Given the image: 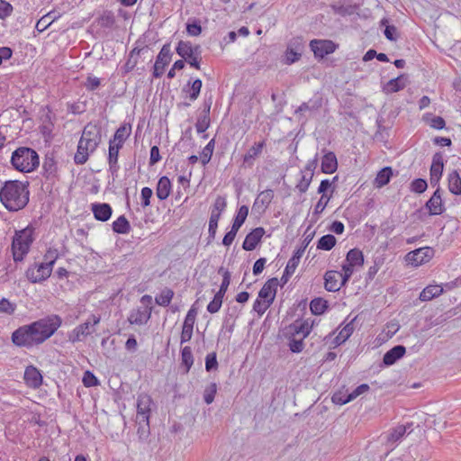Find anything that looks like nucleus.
I'll return each mask as SVG.
<instances>
[{
  "mask_svg": "<svg viewBox=\"0 0 461 461\" xmlns=\"http://www.w3.org/2000/svg\"><path fill=\"white\" fill-rule=\"evenodd\" d=\"M59 315L50 314L28 325L16 329L12 333V341L17 347L31 348L42 344L61 326Z\"/></svg>",
  "mask_w": 461,
  "mask_h": 461,
  "instance_id": "f257e3e1",
  "label": "nucleus"
},
{
  "mask_svg": "<svg viewBox=\"0 0 461 461\" xmlns=\"http://www.w3.org/2000/svg\"><path fill=\"white\" fill-rule=\"evenodd\" d=\"M28 182L6 181L0 189V201L9 212H17L29 203Z\"/></svg>",
  "mask_w": 461,
  "mask_h": 461,
  "instance_id": "f03ea898",
  "label": "nucleus"
},
{
  "mask_svg": "<svg viewBox=\"0 0 461 461\" xmlns=\"http://www.w3.org/2000/svg\"><path fill=\"white\" fill-rule=\"evenodd\" d=\"M11 164L17 171L30 173L39 167V155L33 149L20 147L13 152Z\"/></svg>",
  "mask_w": 461,
  "mask_h": 461,
  "instance_id": "7ed1b4c3",
  "label": "nucleus"
},
{
  "mask_svg": "<svg viewBox=\"0 0 461 461\" xmlns=\"http://www.w3.org/2000/svg\"><path fill=\"white\" fill-rule=\"evenodd\" d=\"M33 233L34 228L30 225L15 232L12 242L13 258L15 262L23 261L29 252L34 240Z\"/></svg>",
  "mask_w": 461,
  "mask_h": 461,
  "instance_id": "20e7f679",
  "label": "nucleus"
},
{
  "mask_svg": "<svg viewBox=\"0 0 461 461\" xmlns=\"http://www.w3.org/2000/svg\"><path fill=\"white\" fill-rule=\"evenodd\" d=\"M152 399L148 394H140L137 400L136 422L139 425L138 434L140 437L146 434L149 429V414Z\"/></svg>",
  "mask_w": 461,
  "mask_h": 461,
  "instance_id": "39448f33",
  "label": "nucleus"
},
{
  "mask_svg": "<svg viewBox=\"0 0 461 461\" xmlns=\"http://www.w3.org/2000/svg\"><path fill=\"white\" fill-rule=\"evenodd\" d=\"M176 53L191 67L200 69L198 56L201 53L200 46H193L189 41H180L176 49Z\"/></svg>",
  "mask_w": 461,
  "mask_h": 461,
  "instance_id": "423d86ee",
  "label": "nucleus"
},
{
  "mask_svg": "<svg viewBox=\"0 0 461 461\" xmlns=\"http://www.w3.org/2000/svg\"><path fill=\"white\" fill-rule=\"evenodd\" d=\"M304 48L305 42L303 37L296 36L292 38L287 43L283 62L286 65H292L298 61L303 55Z\"/></svg>",
  "mask_w": 461,
  "mask_h": 461,
  "instance_id": "0eeeda50",
  "label": "nucleus"
},
{
  "mask_svg": "<svg viewBox=\"0 0 461 461\" xmlns=\"http://www.w3.org/2000/svg\"><path fill=\"white\" fill-rule=\"evenodd\" d=\"M101 321L100 316L92 314L86 321L77 326L69 334V340L73 343L82 341L84 338L95 331V326Z\"/></svg>",
  "mask_w": 461,
  "mask_h": 461,
  "instance_id": "6e6552de",
  "label": "nucleus"
},
{
  "mask_svg": "<svg viewBox=\"0 0 461 461\" xmlns=\"http://www.w3.org/2000/svg\"><path fill=\"white\" fill-rule=\"evenodd\" d=\"M309 46L316 59H323L327 55L333 53L339 47V45L331 40L319 39L312 40Z\"/></svg>",
  "mask_w": 461,
  "mask_h": 461,
  "instance_id": "1a4fd4ad",
  "label": "nucleus"
},
{
  "mask_svg": "<svg viewBox=\"0 0 461 461\" xmlns=\"http://www.w3.org/2000/svg\"><path fill=\"white\" fill-rule=\"evenodd\" d=\"M52 268L46 266L44 262L39 264L34 263L26 270V277L33 284L41 283L48 279L50 276Z\"/></svg>",
  "mask_w": 461,
  "mask_h": 461,
  "instance_id": "9d476101",
  "label": "nucleus"
},
{
  "mask_svg": "<svg viewBox=\"0 0 461 461\" xmlns=\"http://www.w3.org/2000/svg\"><path fill=\"white\" fill-rule=\"evenodd\" d=\"M86 145H88L89 149H96L101 142V130L95 124L88 123L85 126L82 136L79 140Z\"/></svg>",
  "mask_w": 461,
  "mask_h": 461,
  "instance_id": "9b49d317",
  "label": "nucleus"
},
{
  "mask_svg": "<svg viewBox=\"0 0 461 461\" xmlns=\"http://www.w3.org/2000/svg\"><path fill=\"white\" fill-rule=\"evenodd\" d=\"M172 58V52L169 44H164L161 48L158 55L157 56L156 62L153 68V77L156 78L160 77L164 72L166 67L170 63Z\"/></svg>",
  "mask_w": 461,
  "mask_h": 461,
  "instance_id": "f8f14e48",
  "label": "nucleus"
},
{
  "mask_svg": "<svg viewBox=\"0 0 461 461\" xmlns=\"http://www.w3.org/2000/svg\"><path fill=\"white\" fill-rule=\"evenodd\" d=\"M434 256V249L430 247H423L409 252L406 260L414 266H420L429 261Z\"/></svg>",
  "mask_w": 461,
  "mask_h": 461,
  "instance_id": "ddd939ff",
  "label": "nucleus"
},
{
  "mask_svg": "<svg viewBox=\"0 0 461 461\" xmlns=\"http://www.w3.org/2000/svg\"><path fill=\"white\" fill-rule=\"evenodd\" d=\"M425 206L429 210V215H440L445 212L446 208L443 203L440 187L436 189Z\"/></svg>",
  "mask_w": 461,
  "mask_h": 461,
  "instance_id": "4468645a",
  "label": "nucleus"
},
{
  "mask_svg": "<svg viewBox=\"0 0 461 461\" xmlns=\"http://www.w3.org/2000/svg\"><path fill=\"white\" fill-rule=\"evenodd\" d=\"M150 316L151 307L146 305L145 307L133 309L128 316V321L131 324L143 325L148 322V321L150 319Z\"/></svg>",
  "mask_w": 461,
  "mask_h": 461,
  "instance_id": "2eb2a0df",
  "label": "nucleus"
},
{
  "mask_svg": "<svg viewBox=\"0 0 461 461\" xmlns=\"http://www.w3.org/2000/svg\"><path fill=\"white\" fill-rule=\"evenodd\" d=\"M196 314V310L194 308H191L187 312L181 332V344H184L191 339Z\"/></svg>",
  "mask_w": 461,
  "mask_h": 461,
  "instance_id": "dca6fc26",
  "label": "nucleus"
},
{
  "mask_svg": "<svg viewBox=\"0 0 461 461\" xmlns=\"http://www.w3.org/2000/svg\"><path fill=\"white\" fill-rule=\"evenodd\" d=\"M305 250V247H301L297 250L294 251L293 257L287 262L284 274L281 277V281L285 284L290 276L294 273L296 267L299 265L300 259L303 255Z\"/></svg>",
  "mask_w": 461,
  "mask_h": 461,
  "instance_id": "f3484780",
  "label": "nucleus"
},
{
  "mask_svg": "<svg viewBox=\"0 0 461 461\" xmlns=\"http://www.w3.org/2000/svg\"><path fill=\"white\" fill-rule=\"evenodd\" d=\"M264 228H255L249 234H247L242 244V249L247 251H251L255 249L258 244L261 241V239L264 236Z\"/></svg>",
  "mask_w": 461,
  "mask_h": 461,
  "instance_id": "a211bd4d",
  "label": "nucleus"
},
{
  "mask_svg": "<svg viewBox=\"0 0 461 461\" xmlns=\"http://www.w3.org/2000/svg\"><path fill=\"white\" fill-rule=\"evenodd\" d=\"M42 175L48 181L58 177V165L53 154H47L42 164Z\"/></svg>",
  "mask_w": 461,
  "mask_h": 461,
  "instance_id": "6ab92c4d",
  "label": "nucleus"
},
{
  "mask_svg": "<svg viewBox=\"0 0 461 461\" xmlns=\"http://www.w3.org/2000/svg\"><path fill=\"white\" fill-rule=\"evenodd\" d=\"M278 285V280L277 278L274 277L269 280H267L262 288L258 292V298L266 300L267 303H273L276 294V288Z\"/></svg>",
  "mask_w": 461,
  "mask_h": 461,
  "instance_id": "aec40b11",
  "label": "nucleus"
},
{
  "mask_svg": "<svg viewBox=\"0 0 461 461\" xmlns=\"http://www.w3.org/2000/svg\"><path fill=\"white\" fill-rule=\"evenodd\" d=\"M23 378L25 384L31 388L36 389L42 384V375L40 370L33 366L25 368Z\"/></svg>",
  "mask_w": 461,
  "mask_h": 461,
  "instance_id": "412c9836",
  "label": "nucleus"
},
{
  "mask_svg": "<svg viewBox=\"0 0 461 461\" xmlns=\"http://www.w3.org/2000/svg\"><path fill=\"white\" fill-rule=\"evenodd\" d=\"M312 325L307 321H295L288 328V333L291 336L305 339L311 332Z\"/></svg>",
  "mask_w": 461,
  "mask_h": 461,
  "instance_id": "4be33fe9",
  "label": "nucleus"
},
{
  "mask_svg": "<svg viewBox=\"0 0 461 461\" xmlns=\"http://www.w3.org/2000/svg\"><path fill=\"white\" fill-rule=\"evenodd\" d=\"M273 198L274 191L272 189H266L260 192L254 202L253 209L265 212L271 203Z\"/></svg>",
  "mask_w": 461,
  "mask_h": 461,
  "instance_id": "5701e85b",
  "label": "nucleus"
},
{
  "mask_svg": "<svg viewBox=\"0 0 461 461\" xmlns=\"http://www.w3.org/2000/svg\"><path fill=\"white\" fill-rule=\"evenodd\" d=\"M406 352V348L402 345H397L389 349L383 357V363L384 366H389L396 363L401 359Z\"/></svg>",
  "mask_w": 461,
  "mask_h": 461,
  "instance_id": "b1692460",
  "label": "nucleus"
},
{
  "mask_svg": "<svg viewBox=\"0 0 461 461\" xmlns=\"http://www.w3.org/2000/svg\"><path fill=\"white\" fill-rule=\"evenodd\" d=\"M92 212L95 218L100 221H106L110 219L113 210L110 204L103 203H92Z\"/></svg>",
  "mask_w": 461,
  "mask_h": 461,
  "instance_id": "393cba45",
  "label": "nucleus"
},
{
  "mask_svg": "<svg viewBox=\"0 0 461 461\" xmlns=\"http://www.w3.org/2000/svg\"><path fill=\"white\" fill-rule=\"evenodd\" d=\"M340 272L329 270L324 275V287L329 292H337L340 289Z\"/></svg>",
  "mask_w": 461,
  "mask_h": 461,
  "instance_id": "a878e982",
  "label": "nucleus"
},
{
  "mask_svg": "<svg viewBox=\"0 0 461 461\" xmlns=\"http://www.w3.org/2000/svg\"><path fill=\"white\" fill-rule=\"evenodd\" d=\"M338 168L336 155L332 151H328L321 158V171L325 174H332Z\"/></svg>",
  "mask_w": 461,
  "mask_h": 461,
  "instance_id": "bb28decb",
  "label": "nucleus"
},
{
  "mask_svg": "<svg viewBox=\"0 0 461 461\" xmlns=\"http://www.w3.org/2000/svg\"><path fill=\"white\" fill-rule=\"evenodd\" d=\"M171 187L172 185L169 178L166 176H161L158 181L156 188L157 197L161 201L166 200L171 193Z\"/></svg>",
  "mask_w": 461,
  "mask_h": 461,
  "instance_id": "cd10ccee",
  "label": "nucleus"
},
{
  "mask_svg": "<svg viewBox=\"0 0 461 461\" xmlns=\"http://www.w3.org/2000/svg\"><path fill=\"white\" fill-rule=\"evenodd\" d=\"M348 266L360 267L364 265V255L363 252L358 249H350L346 256L344 261Z\"/></svg>",
  "mask_w": 461,
  "mask_h": 461,
  "instance_id": "c85d7f7f",
  "label": "nucleus"
},
{
  "mask_svg": "<svg viewBox=\"0 0 461 461\" xmlns=\"http://www.w3.org/2000/svg\"><path fill=\"white\" fill-rule=\"evenodd\" d=\"M443 288L438 285H429L426 286L420 294V300L422 302L430 301L435 297L441 295Z\"/></svg>",
  "mask_w": 461,
  "mask_h": 461,
  "instance_id": "c756f323",
  "label": "nucleus"
},
{
  "mask_svg": "<svg viewBox=\"0 0 461 461\" xmlns=\"http://www.w3.org/2000/svg\"><path fill=\"white\" fill-rule=\"evenodd\" d=\"M95 149H89L88 145H86L82 141H78L77 150L74 157V161L77 165L85 164L89 157V154L94 152Z\"/></svg>",
  "mask_w": 461,
  "mask_h": 461,
  "instance_id": "7c9ffc66",
  "label": "nucleus"
},
{
  "mask_svg": "<svg viewBox=\"0 0 461 461\" xmlns=\"http://www.w3.org/2000/svg\"><path fill=\"white\" fill-rule=\"evenodd\" d=\"M131 132V124H122L115 131L113 135L114 145H121L122 147L124 141L128 139Z\"/></svg>",
  "mask_w": 461,
  "mask_h": 461,
  "instance_id": "2f4dec72",
  "label": "nucleus"
},
{
  "mask_svg": "<svg viewBox=\"0 0 461 461\" xmlns=\"http://www.w3.org/2000/svg\"><path fill=\"white\" fill-rule=\"evenodd\" d=\"M407 77L405 75H401L389 80L384 87V90L388 93L398 92L405 87Z\"/></svg>",
  "mask_w": 461,
  "mask_h": 461,
  "instance_id": "473e14b6",
  "label": "nucleus"
},
{
  "mask_svg": "<svg viewBox=\"0 0 461 461\" xmlns=\"http://www.w3.org/2000/svg\"><path fill=\"white\" fill-rule=\"evenodd\" d=\"M448 189L456 195L461 194V177L456 170L448 175Z\"/></svg>",
  "mask_w": 461,
  "mask_h": 461,
  "instance_id": "72a5a7b5",
  "label": "nucleus"
},
{
  "mask_svg": "<svg viewBox=\"0 0 461 461\" xmlns=\"http://www.w3.org/2000/svg\"><path fill=\"white\" fill-rule=\"evenodd\" d=\"M407 426L399 425L387 435V444L393 447L406 434Z\"/></svg>",
  "mask_w": 461,
  "mask_h": 461,
  "instance_id": "f704fd0d",
  "label": "nucleus"
},
{
  "mask_svg": "<svg viewBox=\"0 0 461 461\" xmlns=\"http://www.w3.org/2000/svg\"><path fill=\"white\" fill-rule=\"evenodd\" d=\"M59 17V15H57L54 11L49 12L37 22L35 26L36 30L41 32L45 31Z\"/></svg>",
  "mask_w": 461,
  "mask_h": 461,
  "instance_id": "c9c22d12",
  "label": "nucleus"
},
{
  "mask_svg": "<svg viewBox=\"0 0 461 461\" xmlns=\"http://www.w3.org/2000/svg\"><path fill=\"white\" fill-rule=\"evenodd\" d=\"M393 176V170L390 167L382 168L376 175L375 179V185L376 187H383L390 182Z\"/></svg>",
  "mask_w": 461,
  "mask_h": 461,
  "instance_id": "e433bc0d",
  "label": "nucleus"
},
{
  "mask_svg": "<svg viewBox=\"0 0 461 461\" xmlns=\"http://www.w3.org/2000/svg\"><path fill=\"white\" fill-rule=\"evenodd\" d=\"M113 230L119 234H127L130 232L131 225L124 215H121L113 222Z\"/></svg>",
  "mask_w": 461,
  "mask_h": 461,
  "instance_id": "4c0bfd02",
  "label": "nucleus"
},
{
  "mask_svg": "<svg viewBox=\"0 0 461 461\" xmlns=\"http://www.w3.org/2000/svg\"><path fill=\"white\" fill-rule=\"evenodd\" d=\"M265 143L264 141L255 143L243 158V163L247 165H252V161L261 153Z\"/></svg>",
  "mask_w": 461,
  "mask_h": 461,
  "instance_id": "58836bf2",
  "label": "nucleus"
},
{
  "mask_svg": "<svg viewBox=\"0 0 461 461\" xmlns=\"http://www.w3.org/2000/svg\"><path fill=\"white\" fill-rule=\"evenodd\" d=\"M328 308V302L322 298H314L310 303V310L314 315H321L324 313V312Z\"/></svg>",
  "mask_w": 461,
  "mask_h": 461,
  "instance_id": "ea45409f",
  "label": "nucleus"
},
{
  "mask_svg": "<svg viewBox=\"0 0 461 461\" xmlns=\"http://www.w3.org/2000/svg\"><path fill=\"white\" fill-rule=\"evenodd\" d=\"M173 296L174 291L166 287L156 296L155 302L157 304L166 307L170 303Z\"/></svg>",
  "mask_w": 461,
  "mask_h": 461,
  "instance_id": "a19ab883",
  "label": "nucleus"
},
{
  "mask_svg": "<svg viewBox=\"0 0 461 461\" xmlns=\"http://www.w3.org/2000/svg\"><path fill=\"white\" fill-rule=\"evenodd\" d=\"M182 365L185 366V374H187L194 364V357L190 347L186 346L181 351Z\"/></svg>",
  "mask_w": 461,
  "mask_h": 461,
  "instance_id": "79ce46f5",
  "label": "nucleus"
},
{
  "mask_svg": "<svg viewBox=\"0 0 461 461\" xmlns=\"http://www.w3.org/2000/svg\"><path fill=\"white\" fill-rule=\"evenodd\" d=\"M249 214V207L242 205L239 208L238 212L234 218L231 228L239 230L242 224L245 222Z\"/></svg>",
  "mask_w": 461,
  "mask_h": 461,
  "instance_id": "37998d69",
  "label": "nucleus"
},
{
  "mask_svg": "<svg viewBox=\"0 0 461 461\" xmlns=\"http://www.w3.org/2000/svg\"><path fill=\"white\" fill-rule=\"evenodd\" d=\"M337 240L331 234L323 235L317 244V249L321 250H330L336 245Z\"/></svg>",
  "mask_w": 461,
  "mask_h": 461,
  "instance_id": "c03bdc74",
  "label": "nucleus"
},
{
  "mask_svg": "<svg viewBox=\"0 0 461 461\" xmlns=\"http://www.w3.org/2000/svg\"><path fill=\"white\" fill-rule=\"evenodd\" d=\"M354 331V327H353V324L350 322V323H348L339 332V334L336 336V338L334 339V341L333 343L336 345V346H339L342 343H344L350 336L351 334L353 333Z\"/></svg>",
  "mask_w": 461,
  "mask_h": 461,
  "instance_id": "a18cd8bd",
  "label": "nucleus"
},
{
  "mask_svg": "<svg viewBox=\"0 0 461 461\" xmlns=\"http://www.w3.org/2000/svg\"><path fill=\"white\" fill-rule=\"evenodd\" d=\"M209 113H210V106H208V108L203 111V114L198 118L197 122L195 124L196 131L198 133L204 132L209 128V126H210Z\"/></svg>",
  "mask_w": 461,
  "mask_h": 461,
  "instance_id": "49530a36",
  "label": "nucleus"
},
{
  "mask_svg": "<svg viewBox=\"0 0 461 461\" xmlns=\"http://www.w3.org/2000/svg\"><path fill=\"white\" fill-rule=\"evenodd\" d=\"M219 272H223L222 281L220 289L215 295L223 298L230 283V273L228 270H223V267H221Z\"/></svg>",
  "mask_w": 461,
  "mask_h": 461,
  "instance_id": "de8ad7c7",
  "label": "nucleus"
},
{
  "mask_svg": "<svg viewBox=\"0 0 461 461\" xmlns=\"http://www.w3.org/2000/svg\"><path fill=\"white\" fill-rule=\"evenodd\" d=\"M203 83L200 79H195L194 82H188L186 87H189V99L191 101H195L201 92Z\"/></svg>",
  "mask_w": 461,
  "mask_h": 461,
  "instance_id": "09e8293b",
  "label": "nucleus"
},
{
  "mask_svg": "<svg viewBox=\"0 0 461 461\" xmlns=\"http://www.w3.org/2000/svg\"><path fill=\"white\" fill-rule=\"evenodd\" d=\"M312 176H313V173H312V172H310V173L302 172L301 180L296 185V189H298V191L301 194H303L308 190L310 184L312 180Z\"/></svg>",
  "mask_w": 461,
  "mask_h": 461,
  "instance_id": "8fccbe9b",
  "label": "nucleus"
},
{
  "mask_svg": "<svg viewBox=\"0 0 461 461\" xmlns=\"http://www.w3.org/2000/svg\"><path fill=\"white\" fill-rule=\"evenodd\" d=\"M303 339L301 337L291 336L289 339V349L293 353H301L304 348Z\"/></svg>",
  "mask_w": 461,
  "mask_h": 461,
  "instance_id": "3c124183",
  "label": "nucleus"
},
{
  "mask_svg": "<svg viewBox=\"0 0 461 461\" xmlns=\"http://www.w3.org/2000/svg\"><path fill=\"white\" fill-rule=\"evenodd\" d=\"M16 307L15 303H12L6 298L0 299V313L12 315L14 313Z\"/></svg>",
  "mask_w": 461,
  "mask_h": 461,
  "instance_id": "603ef678",
  "label": "nucleus"
},
{
  "mask_svg": "<svg viewBox=\"0 0 461 461\" xmlns=\"http://www.w3.org/2000/svg\"><path fill=\"white\" fill-rule=\"evenodd\" d=\"M115 22L114 15L112 12H104L98 18V24L103 28H111Z\"/></svg>",
  "mask_w": 461,
  "mask_h": 461,
  "instance_id": "864d4df0",
  "label": "nucleus"
},
{
  "mask_svg": "<svg viewBox=\"0 0 461 461\" xmlns=\"http://www.w3.org/2000/svg\"><path fill=\"white\" fill-rule=\"evenodd\" d=\"M59 250L55 248H50L44 255V263L46 264V266H49L51 268H53V266L56 260L59 258Z\"/></svg>",
  "mask_w": 461,
  "mask_h": 461,
  "instance_id": "5fc2aeb1",
  "label": "nucleus"
},
{
  "mask_svg": "<svg viewBox=\"0 0 461 461\" xmlns=\"http://www.w3.org/2000/svg\"><path fill=\"white\" fill-rule=\"evenodd\" d=\"M42 125H41V132L43 135H50L53 131V122L51 120L50 113H47L41 118Z\"/></svg>",
  "mask_w": 461,
  "mask_h": 461,
  "instance_id": "6e6d98bb",
  "label": "nucleus"
},
{
  "mask_svg": "<svg viewBox=\"0 0 461 461\" xmlns=\"http://www.w3.org/2000/svg\"><path fill=\"white\" fill-rule=\"evenodd\" d=\"M121 145H114V140L109 141V153H108V163L109 164H116L118 162L119 150L121 149Z\"/></svg>",
  "mask_w": 461,
  "mask_h": 461,
  "instance_id": "4d7b16f0",
  "label": "nucleus"
},
{
  "mask_svg": "<svg viewBox=\"0 0 461 461\" xmlns=\"http://www.w3.org/2000/svg\"><path fill=\"white\" fill-rule=\"evenodd\" d=\"M427 187H428V184H427V181L425 179H423V178H417V179H414L411 183L410 189L413 193L422 194V193H424L426 191Z\"/></svg>",
  "mask_w": 461,
  "mask_h": 461,
  "instance_id": "13d9d810",
  "label": "nucleus"
},
{
  "mask_svg": "<svg viewBox=\"0 0 461 461\" xmlns=\"http://www.w3.org/2000/svg\"><path fill=\"white\" fill-rule=\"evenodd\" d=\"M217 393V384L216 383H211L203 392V400L207 404H211L215 397Z\"/></svg>",
  "mask_w": 461,
  "mask_h": 461,
  "instance_id": "bf43d9fd",
  "label": "nucleus"
},
{
  "mask_svg": "<svg viewBox=\"0 0 461 461\" xmlns=\"http://www.w3.org/2000/svg\"><path fill=\"white\" fill-rule=\"evenodd\" d=\"M332 402L339 405L346 404L351 402V398L349 393H346L343 392H337L331 397Z\"/></svg>",
  "mask_w": 461,
  "mask_h": 461,
  "instance_id": "052dcab7",
  "label": "nucleus"
},
{
  "mask_svg": "<svg viewBox=\"0 0 461 461\" xmlns=\"http://www.w3.org/2000/svg\"><path fill=\"white\" fill-rule=\"evenodd\" d=\"M218 367L217 356L215 352L207 354L205 357V369L207 372L216 370Z\"/></svg>",
  "mask_w": 461,
  "mask_h": 461,
  "instance_id": "680f3d73",
  "label": "nucleus"
},
{
  "mask_svg": "<svg viewBox=\"0 0 461 461\" xmlns=\"http://www.w3.org/2000/svg\"><path fill=\"white\" fill-rule=\"evenodd\" d=\"M321 106V104L316 102L303 103L296 110L295 114H303L305 112L316 111Z\"/></svg>",
  "mask_w": 461,
  "mask_h": 461,
  "instance_id": "e2e57ef3",
  "label": "nucleus"
},
{
  "mask_svg": "<svg viewBox=\"0 0 461 461\" xmlns=\"http://www.w3.org/2000/svg\"><path fill=\"white\" fill-rule=\"evenodd\" d=\"M272 303H267L266 300L258 298L253 304V310L259 315H263Z\"/></svg>",
  "mask_w": 461,
  "mask_h": 461,
  "instance_id": "0e129e2a",
  "label": "nucleus"
},
{
  "mask_svg": "<svg viewBox=\"0 0 461 461\" xmlns=\"http://www.w3.org/2000/svg\"><path fill=\"white\" fill-rule=\"evenodd\" d=\"M83 384L86 387H92L99 384L96 376L90 371H86L83 375Z\"/></svg>",
  "mask_w": 461,
  "mask_h": 461,
  "instance_id": "69168bd1",
  "label": "nucleus"
},
{
  "mask_svg": "<svg viewBox=\"0 0 461 461\" xmlns=\"http://www.w3.org/2000/svg\"><path fill=\"white\" fill-rule=\"evenodd\" d=\"M222 299L223 298H221L220 296L214 295L213 299L207 305V311L210 313H216V312H218L219 310L221 307Z\"/></svg>",
  "mask_w": 461,
  "mask_h": 461,
  "instance_id": "338daca9",
  "label": "nucleus"
},
{
  "mask_svg": "<svg viewBox=\"0 0 461 461\" xmlns=\"http://www.w3.org/2000/svg\"><path fill=\"white\" fill-rule=\"evenodd\" d=\"M153 194V191L149 187H143L141 189L140 196H141V206L147 207L150 204V198Z\"/></svg>",
  "mask_w": 461,
  "mask_h": 461,
  "instance_id": "774afa93",
  "label": "nucleus"
}]
</instances>
